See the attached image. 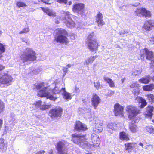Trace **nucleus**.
Wrapping results in <instances>:
<instances>
[{
    "label": "nucleus",
    "instance_id": "63",
    "mask_svg": "<svg viewBox=\"0 0 154 154\" xmlns=\"http://www.w3.org/2000/svg\"><path fill=\"white\" fill-rule=\"evenodd\" d=\"M125 78H122L121 79V81L122 82V83H123L124 82L125 80Z\"/></svg>",
    "mask_w": 154,
    "mask_h": 154
},
{
    "label": "nucleus",
    "instance_id": "24",
    "mask_svg": "<svg viewBox=\"0 0 154 154\" xmlns=\"http://www.w3.org/2000/svg\"><path fill=\"white\" fill-rule=\"evenodd\" d=\"M7 146L4 143V140L3 139H0V152H4L7 149Z\"/></svg>",
    "mask_w": 154,
    "mask_h": 154
},
{
    "label": "nucleus",
    "instance_id": "17",
    "mask_svg": "<svg viewBox=\"0 0 154 154\" xmlns=\"http://www.w3.org/2000/svg\"><path fill=\"white\" fill-rule=\"evenodd\" d=\"M96 18V22L99 27L105 24V22L103 19V15L101 13L99 12L97 14Z\"/></svg>",
    "mask_w": 154,
    "mask_h": 154
},
{
    "label": "nucleus",
    "instance_id": "48",
    "mask_svg": "<svg viewBox=\"0 0 154 154\" xmlns=\"http://www.w3.org/2000/svg\"><path fill=\"white\" fill-rule=\"evenodd\" d=\"M56 1L60 3H63L66 4L67 3L68 0H56Z\"/></svg>",
    "mask_w": 154,
    "mask_h": 154
},
{
    "label": "nucleus",
    "instance_id": "43",
    "mask_svg": "<svg viewBox=\"0 0 154 154\" xmlns=\"http://www.w3.org/2000/svg\"><path fill=\"white\" fill-rule=\"evenodd\" d=\"M58 154H67V151L66 149H64L57 151Z\"/></svg>",
    "mask_w": 154,
    "mask_h": 154
},
{
    "label": "nucleus",
    "instance_id": "54",
    "mask_svg": "<svg viewBox=\"0 0 154 154\" xmlns=\"http://www.w3.org/2000/svg\"><path fill=\"white\" fill-rule=\"evenodd\" d=\"M114 91H110L108 92V95L109 96H111L114 94Z\"/></svg>",
    "mask_w": 154,
    "mask_h": 154
},
{
    "label": "nucleus",
    "instance_id": "31",
    "mask_svg": "<svg viewBox=\"0 0 154 154\" xmlns=\"http://www.w3.org/2000/svg\"><path fill=\"white\" fill-rule=\"evenodd\" d=\"M120 138L121 140L126 141H127L129 139L127 135L124 132H121L120 133Z\"/></svg>",
    "mask_w": 154,
    "mask_h": 154
},
{
    "label": "nucleus",
    "instance_id": "55",
    "mask_svg": "<svg viewBox=\"0 0 154 154\" xmlns=\"http://www.w3.org/2000/svg\"><path fill=\"white\" fill-rule=\"evenodd\" d=\"M75 92L76 93H78L80 92V90L78 88L76 87H75Z\"/></svg>",
    "mask_w": 154,
    "mask_h": 154
},
{
    "label": "nucleus",
    "instance_id": "59",
    "mask_svg": "<svg viewBox=\"0 0 154 154\" xmlns=\"http://www.w3.org/2000/svg\"><path fill=\"white\" fill-rule=\"evenodd\" d=\"M4 69V67L2 65L0 64V71Z\"/></svg>",
    "mask_w": 154,
    "mask_h": 154
},
{
    "label": "nucleus",
    "instance_id": "56",
    "mask_svg": "<svg viewBox=\"0 0 154 154\" xmlns=\"http://www.w3.org/2000/svg\"><path fill=\"white\" fill-rule=\"evenodd\" d=\"M45 153V152L44 151H42L37 152L36 154H44Z\"/></svg>",
    "mask_w": 154,
    "mask_h": 154
},
{
    "label": "nucleus",
    "instance_id": "32",
    "mask_svg": "<svg viewBox=\"0 0 154 154\" xmlns=\"http://www.w3.org/2000/svg\"><path fill=\"white\" fill-rule=\"evenodd\" d=\"M154 109V107L152 106H149L147 108V115L149 117L151 118L152 116V112L153 111Z\"/></svg>",
    "mask_w": 154,
    "mask_h": 154
},
{
    "label": "nucleus",
    "instance_id": "50",
    "mask_svg": "<svg viewBox=\"0 0 154 154\" xmlns=\"http://www.w3.org/2000/svg\"><path fill=\"white\" fill-rule=\"evenodd\" d=\"M149 40L151 44H154V36L149 38Z\"/></svg>",
    "mask_w": 154,
    "mask_h": 154
},
{
    "label": "nucleus",
    "instance_id": "46",
    "mask_svg": "<svg viewBox=\"0 0 154 154\" xmlns=\"http://www.w3.org/2000/svg\"><path fill=\"white\" fill-rule=\"evenodd\" d=\"M29 27H27V28H24L21 31L19 32V33L20 34H21L24 33H26L29 32Z\"/></svg>",
    "mask_w": 154,
    "mask_h": 154
},
{
    "label": "nucleus",
    "instance_id": "5",
    "mask_svg": "<svg viewBox=\"0 0 154 154\" xmlns=\"http://www.w3.org/2000/svg\"><path fill=\"white\" fill-rule=\"evenodd\" d=\"M67 34V32L66 30L64 29L59 30L57 32V35L54 40V43L55 44L56 42L67 44L69 42L66 37Z\"/></svg>",
    "mask_w": 154,
    "mask_h": 154
},
{
    "label": "nucleus",
    "instance_id": "1",
    "mask_svg": "<svg viewBox=\"0 0 154 154\" xmlns=\"http://www.w3.org/2000/svg\"><path fill=\"white\" fill-rule=\"evenodd\" d=\"M59 89L57 86L52 90L49 87H45L39 91L38 93V96L41 97H45L47 99L55 100L57 98L54 95L61 93V89Z\"/></svg>",
    "mask_w": 154,
    "mask_h": 154
},
{
    "label": "nucleus",
    "instance_id": "2",
    "mask_svg": "<svg viewBox=\"0 0 154 154\" xmlns=\"http://www.w3.org/2000/svg\"><path fill=\"white\" fill-rule=\"evenodd\" d=\"M36 53L32 49L26 48L21 53L20 59L23 63L32 61L36 59Z\"/></svg>",
    "mask_w": 154,
    "mask_h": 154
},
{
    "label": "nucleus",
    "instance_id": "64",
    "mask_svg": "<svg viewBox=\"0 0 154 154\" xmlns=\"http://www.w3.org/2000/svg\"><path fill=\"white\" fill-rule=\"evenodd\" d=\"M72 4V2L71 1H69L68 2V4L69 5H70Z\"/></svg>",
    "mask_w": 154,
    "mask_h": 154
},
{
    "label": "nucleus",
    "instance_id": "11",
    "mask_svg": "<svg viewBox=\"0 0 154 154\" xmlns=\"http://www.w3.org/2000/svg\"><path fill=\"white\" fill-rule=\"evenodd\" d=\"M84 7V5L82 3L75 4L73 5L72 10L75 12L82 14L83 13Z\"/></svg>",
    "mask_w": 154,
    "mask_h": 154
},
{
    "label": "nucleus",
    "instance_id": "12",
    "mask_svg": "<svg viewBox=\"0 0 154 154\" xmlns=\"http://www.w3.org/2000/svg\"><path fill=\"white\" fill-rule=\"evenodd\" d=\"M62 112V109L60 107H58L51 110L49 114L50 116L52 118H54L60 117L61 115Z\"/></svg>",
    "mask_w": 154,
    "mask_h": 154
},
{
    "label": "nucleus",
    "instance_id": "37",
    "mask_svg": "<svg viewBox=\"0 0 154 154\" xmlns=\"http://www.w3.org/2000/svg\"><path fill=\"white\" fill-rule=\"evenodd\" d=\"M146 130L148 132L151 134H154V128L152 126H148L146 127Z\"/></svg>",
    "mask_w": 154,
    "mask_h": 154
},
{
    "label": "nucleus",
    "instance_id": "30",
    "mask_svg": "<svg viewBox=\"0 0 154 154\" xmlns=\"http://www.w3.org/2000/svg\"><path fill=\"white\" fill-rule=\"evenodd\" d=\"M136 146V144L135 143H127L125 144L126 149L128 150L135 147Z\"/></svg>",
    "mask_w": 154,
    "mask_h": 154
},
{
    "label": "nucleus",
    "instance_id": "40",
    "mask_svg": "<svg viewBox=\"0 0 154 154\" xmlns=\"http://www.w3.org/2000/svg\"><path fill=\"white\" fill-rule=\"evenodd\" d=\"M141 72V70H136L132 72V75H133L136 76L139 75Z\"/></svg>",
    "mask_w": 154,
    "mask_h": 154
},
{
    "label": "nucleus",
    "instance_id": "51",
    "mask_svg": "<svg viewBox=\"0 0 154 154\" xmlns=\"http://www.w3.org/2000/svg\"><path fill=\"white\" fill-rule=\"evenodd\" d=\"M133 91V93L135 95H138L139 93V90L137 89Z\"/></svg>",
    "mask_w": 154,
    "mask_h": 154
},
{
    "label": "nucleus",
    "instance_id": "44",
    "mask_svg": "<svg viewBox=\"0 0 154 154\" xmlns=\"http://www.w3.org/2000/svg\"><path fill=\"white\" fill-rule=\"evenodd\" d=\"M4 103L3 102L0 100V112H2L4 108Z\"/></svg>",
    "mask_w": 154,
    "mask_h": 154
},
{
    "label": "nucleus",
    "instance_id": "6",
    "mask_svg": "<svg viewBox=\"0 0 154 154\" xmlns=\"http://www.w3.org/2000/svg\"><path fill=\"white\" fill-rule=\"evenodd\" d=\"M60 13L65 16L64 19L63 20L64 22L66 24L67 27L71 28L74 27L75 26V23L71 18V14L68 11H65L64 10L61 11Z\"/></svg>",
    "mask_w": 154,
    "mask_h": 154
},
{
    "label": "nucleus",
    "instance_id": "26",
    "mask_svg": "<svg viewBox=\"0 0 154 154\" xmlns=\"http://www.w3.org/2000/svg\"><path fill=\"white\" fill-rule=\"evenodd\" d=\"M41 8L44 12L46 13L47 14L50 16H53L55 15V13L52 10L47 8H44L43 7H41Z\"/></svg>",
    "mask_w": 154,
    "mask_h": 154
},
{
    "label": "nucleus",
    "instance_id": "27",
    "mask_svg": "<svg viewBox=\"0 0 154 154\" xmlns=\"http://www.w3.org/2000/svg\"><path fill=\"white\" fill-rule=\"evenodd\" d=\"M103 79L105 82L109 84L110 87L114 88L115 87L114 83L112 79L106 76H104Z\"/></svg>",
    "mask_w": 154,
    "mask_h": 154
},
{
    "label": "nucleus",
    "instance_id": "39",
    "mask_svg": "<svg viewBox=\"0 0 154 154\" xmlns=\"http://www.w3.org/2000/svg\"><path fill=\"white\" fill-rule=\"evenodd\" d=\"M16 5L19 7H24L27 6L25 3L20 1L17 2Z\"/></svg>",
    "mask_w": 154,
    "mask_h": 154
},
{
    "label": "nucleus",
    "instance_id": "21",
    "mask_svg": "<svg viewBox=\"0 0 154 154\" xmlns=\"http://www.w3.org/2000/svg\"><path fill=\"white\" fill-rule=\"evenodd\" d=\"M61 93L63 95V98L66 100H70L71 97L70 94L66 91L65 88H62L61 89Z\"/></svg>",
    "mask_w": 154,
    "mask_h": 154
},
{
    "label": "nucleus",
    "instance_id": "45",
    "mask_svg": "<svg viewBox=\"0 0 154 154\" xmlns=\"http://www.w3.org/2000/svg\"><path fill=\"white\" fill-rule=\"evenodd\" d=\"M94 86L95 87V88L97 89H98L100 88V84L99 82H94Z\"/></svg>",
    "mask_w": 154,
    "mask_h": 154
},
{
    "label": "nucleus",
    "instance_id": "35",
    "mask_svg": "<svg viewBox=\"0 0 154 154\" xmlns=\"http://www.w3.org/2000/svg\"><path fill=\"white\" fill-rule=\"evenodd\" d=\"M97 56H91L89 58L87 59L85 62V63L88 65L89 63H93Z\"/></svg>",
    "mask_w": 154,
    "mask_h": 154
},
{
    "label": "nucleus",
    "instance_id": "22",
    "mask_svg": "<svg viewBox=\"0 0 154 154\" xmlns=\"http://www.w3.org/2000/svg\"><path fill=\"white\" fill-rule=\"evenodd\" d=\"M41 103L42 102L40 100L36 102L35 103L36 107L37 108H40L41 110H43L48 109L49 108V105L44 104L41 105Z\"/></svg>",
    "mask_w": 154,
    "mask_h": 154
},
{
    "label": "nucleus",
    "instance_id": "36",
    "mask_svg": "<svg viewBox=\"0 0 154 154\" xmlns=\"http://www.w3.org/2000/svg\"><path fill=\"white\" fill-rule=\"evenodd\" d=\"M5 51V46L0 43V58L2 57V53L4 52Z\"/></svg>",
    "mask_w": 154,
    "mask_h": 154
},
{
    "label": "nucleus",
    "instance_id": "9",
    "mask_svg": "<svg viewBox=\"0 0 154 154\" xmlns=\"http://www.w3.org/2000/svg\"><path fill=\"white\" fill-rule=\"evenodd\" d=\"M126 111L128 112V117L130 119L133 118L138 113L139 111L134 106L129 105L127 106Z\"/></svg>",
    "mask_w": 154,
    "mask_h": 154
},
{
    "label": "nucleus",
    "instance_id": "53",
    "mask_svg": "<svg viewBox=\"0 0 154 154\" xmlns=\"http://www.w3.org/2000/svg\"><path fill=\"white\" fill-rule=\"evenodd\" d=\"M39 2L40 1L44 3L48 4V2H49L50 0H38Z\"/></svg>",
    "mask_w": 154,
    "mask_h": 154
},
{
    "label": "nucleus",
    "instance_id": "10",
    "mask_svg": "<svg viewBox=\"0 0 154 154\" xmlns=\"http://www.w3.org/2000/svg\"><path fill=\"white\" fill-rule=\"evenodd\" d=\"M140 59H143L144 57L146 56L147 59L151 60L153 57V53L151 51H150L146 48H145L143 50L140 52Z\"/></svg>",
    "mask_w": 154,
    "mask_h": 154
},
{
    "label": "nucleus",
    "instance_id": "57",
    "mask_svg": "<svg viewBox=\"0 0 154 154\" xmlns=\"http://www.w3.org/2000/svg\"><path fill=\"white\" fill-rule=\"evenodd\" d=\"M139 4H140V3H139L137 2V3H134V4L133 5H133V6H134L137 7Z\"/></svg>",
    "mask_w": 154,
    "mask_h": 154
},
{
    "label": "nucleus",
    "instance_id": "52",
    "mask_svg": "<svg viewBox=\"0 0 154 154\" xmlns=\"http://www.w3.org/2000/svg\"><path fill=\"white\" fill-rule=\"evenodd\" d=\"M145 142L146 143V141H143L142 142H139L138 143V145L139 146H141L142 147V149H143V146H144L143 144H144Z\"/></svg>",
    "mask_w": 154,
    "mask_h": 154
},
{
    "label": "nucleus",
    "instance_id": "38",
    "mask_svg": "<svg viewBox=\"0 0 154 154\" xmlns=\"http://www.w3.org/2000/svg\"><path fill=\"white\" fill-rule=\"evenodd\" d=\"M147 97L149 102L151 103H154V95L152 94H150L148 95Z\"/></svg>",
    "mask_w": 154,
    "mask_h": 154
},
{
    "label": "nucleus",
    "instance_id": "8",
    "mask_svg": "<svg viewBox=\"0 0 154 154\" xmlns=\"http://www.w3.org/2000/svg\"><path fill=\"white\" fill-rule=\"evenodd\" d=\"M135 13L138 16L140 17H144L147 18H149L151 16L150 12L143 8L137 9L135 11Z\"/></svg>",
    "mask_w": 154,
    "mask_h": 154
},
{
    "label": "nucleus",
    "instance_id": "3",
    "mask_svg": "<svg viewBox=\"0 0 154 154\" xmlns=\"http://www.w3.org/2000/svg\"><path fill=\"white\" fill-rule=\"evenodd\" d=\"M72 140L83 149H88L91 147V144L88 143L85 138V135H80L78 134H72Z\"/></svg>",
    "mask_w": 154,
    "mask_h": 154
},
{
    "label": "nucleus",
    "instance_id": "41",
    "mask_svg": "<svg viewBox=\"0 0 154 154\" xmlns=\"http://www.w3.org/2000/svg\"><path fill=\"white\" fill-rule=\"evenodd\" d=\"M139 86V84H137V83H132L130 86V88H134L136 89L138 88Z\"/></svg>",
    "mask_w": 154,
    "mask_h": 154
},
{
    "label": "nucleus",
    "instance_id": "7",
    "mask_svg": "<svg viewBox=\"0 0 154 154\" xmlns=\"http://www.w3.org/2000/svg\"><path fill=\"white\" fill-rule=\"evenodd\" d=\"M12 79L10 75L4 73H1L0 74V86L2 87L5 85L7 86L10 85Z\"/></svg>",
    "mask_w": 154,
    "mask_h": 154
},
{
    "label": "nucleus",
    "instance_id": "20",
    "mask_svg": "<svg viewBox=\"0 0 154 154\" xmlns=\"http://www.w3.org/2000/svg\"><path fill=\"white\" fill-rule=\"evenodd\" d=\"M136 100L139 103V106L141 108L144 107L147 104L146 101L141 97H137L136 98Z\"/></svg>",
    "mask_w": 154,
    "mask_h": 154
},
{
    "label": "nucleus",
    "instance_id": "58",
    "mask_svg": "<svg viewBox=\"0 0 154 154\" xmlns=\"http://www.w3.org/2000/svg\"><path fill=\"white\" fill-rule=\"evenodd\" d=\"M71 39L72 40H74L75 39V35L74 34H71Z\"/></svg>",
    "mask_w": 154,
    "mask_h": 154
},
{
    "label": "nucleus",
    "instance_id": "47",
    "mask_svg": "<svg viewBox=\"0 0 154 154\" xmlns=\"http://www.w3.org/2000/svg\"><path fill=\"white\" fill-rule=\"evenodd\" d=\"M145 149L148 151H151L153 148V146L152 145L149 144L146 145L145 146Z\"/></svg>",
    "mask_w": 154,
    "mask_h": 154
},
{
    "label": "nucleus",
    "instance_id": "23",
    "mask_svg": "<svg viewBox=\"0 0 154 154\" xmlns=\"http://www.w3.org/2000/svg\"><path fill=\"white\" fill-rule=\"evenodd\" d=\"M10 116L9 120V123L10 124L14 126L18 122V121L16 119L15 115L14 113H11Z\"/></svg>",
    "mask_w": 154,
    "mask_h": 154
},
{
    "label": "nucleus",
    "instance_id": "16",
    "mask_svg": "<svg viewBox=\"0 0 154 154\" xmlns=\"http://www.w3.org/2000/svg\"><path fill=\"white\" fill-rule=\"evenodd\" d=\"M75 128V130L78 131H83L87 129V126L79 121L76 122Z\"/></svg>",
    "mask_w": 154,
    "mask_h": 154
},
{
    "label": "nucleus",
    "instance_id": "4",
    "mask_svg": "<svg viewBox=\"0 0 154 154\" xmlns=\"http://www.w3.org/2000/svg\"><path fill=\"white\" fill-rule=\"evenodd\" d=\"M86 44L88 48L91 52H95L97 50L99 46L98 42L93 33L89 34L88 36Z\"/></svg>",
    "mask_w": 154,
    "mask_h": 154
},
{
    "label": "nucleus",
    "instance_id": "18",
    "mask_svg": "<svg viewBox=\"0 0 154 154\" xmlns=\"http://www.w3.org/2000/svg\"><path fill=\"white\" fill-rule=\"evenodd\" d=\"M153 27H154V21L152 20L146 21L143 26V28L147 31L151 30L152 28Z\"/></svg>",
    "mask_w": 154,
    "mask_h": 154
},
{
    "label": "nucleus",
    "instance_id": "49",
    "mask_svg": "<svg viewBox=\"0 0 154 154\" xmlns=\"http://www.w3.org/2000/svg\"><path fill=\"white\" fill-rule=\"evenodd\" d=\"M67 69H68V68L66 67L65 66V67H63L62 70H63V71L64 73V74H63L64 76L66 74V73H67V71H68Z\"/></svg>",
    "mask_w": 154,
    "mask_h": 154
},
{
    "label": "nucleus",
    "instance_id": "29",
    "mask_svg": "<svg viewBox=\"0 0 154 154\" xmlns=\"http://www.w3.org/2000/svg\"><path fill=\"white\" fill-rule=\"evenodd\" d=\"M129 128L131 131L133 133L136 132L138 130V128L136 125L132 122L130 124Z\"/></svg>",
    "mask_w": 154,
    "mask_h": 154
},
{
    "label": "nucleus",
    "instance_id": "60",
    "mask_svg": "<svg viewBox=\"0 0 154 154\" xmlns=\"http://www.w3.org/2000/svg\"><path fill=\"white\" fill-rule=\"evenodd\" d=\"M72 66V65L70 64H68L66 66H65L66 67L68 68H68H70Z\"/></svg>",
    "mask_w": 154,
    "mask_h": 154
},
{
    "label": "nucleus",
    "instance_id": "13",
    "mask_svg": "<svg viewBox=\"0 0 154 154\" xmlns=\"http://www.w3.org/2000/svg\"><path fill=\"white\" fill-rule=\"evenodd\" d=\"M124 108L123 106L118 103L115 104L114 105V112L115 116H119L122 117L123 116Z\"/></svg>",
    "mask_w": 154,
    "mask_h": 154
},
{
    "label": "nucleus",
    "instance_id": "42",
    "mask_svg": "<svg viewBox=\"0 0 154 154\" xmlns=\"http://www.w3.org/2000/svg\"><path fill=\"white\" fill-rule=\"evenodd\" d=\"M129 32V30H125L124 29H121L119 31V33L120 35H123L126 33H128Z\"/></svg>",
    "mask_w": 154,
    "mask_h": 154
},
{
    "label": "nucleus",
    "instance_id": "34",
    "mask_svg": "<svg viewBox=\"0 0 154 154\" xmlns=\"http://www.w3.org/2000/svg\"><path fill=\"white\" fill-rule=\"evenodd\" d=\"M91 111V109L90 108H88V109L85 108H80L79 109L78 112L79 114L81 113L85 114L87 112L88 113V112H90Z\"/></svg>",
    "mask_w": 154,
    "mask_h": 154
},
{
    "label": "nucleus",
    "instance_id": "62",
    "mask_svg": "<svg viewBox=\"0 0 154 154\" xmlns=\"http://www.w3.org/2000/svg\"><path fill=\"white\" fill-rule=\"evenodd\" d=\"M2 124V120L1 119H0V128L1 127Z\"/></svg>",
    "mask_w": 154,
    "mask_h": 154
},
{
    "label": "nucleus",
    "instance_id": "33",
    "mask_svg": "<svg viewBox=\"0 0 154 154\" xmlns=\"http://www.w3.org/2000/svg\"><path fill=\"white\" fill-rule=\"evenodd\" d=\"M154 87V85L152 84H151L149 85L143 86V88L144 91H152Z\"/></svg>",
    "mask_w": 154,
    "mask_h": 154
},
{
    "label": "nucleus",
    "instance_id": "61",
    "mask_svg": "<svg viewBox=\"0 0 154 154\" xmlns=\"http://www.w3.org/2000/svg\"><path fill=\"white\" fill-rule=\"evenodd\" d=\"M41 87H42V86L40 85H37L36 86V88L38 89H40V88H41Z\"/></svg>",
    "mask_w": 154,
    "mask_h": 154
},
{
    "label": "nucleus",
    "instance_id": "28",
    "mask_svg": "<svg viewBox=\"0 0 154 154\" xmlns=\"http://www.w3.org/2000/svg\"><path fill=\"white\" fill-rule=\"evenodd\" d=\"M116 125L112 123H109L107 126V131L110 134L112 132V130L116 129Z\"/></svg>",
    "mask_w": 154,
    "mask_h": 154
},
{
    "label": "nucleus",
    "instance_id": "15",
    "mask_svg": "<svg viewBox=\"0 0 154 154\" xmlns=\"http://www.w3.org/2000/svg\"><path fill=\"white\" fill-rule=\"evenodd\" d=\"M69 145V143L64 140H62L58 142L56 146L57 151L66 149V147Z\"/></svg>",
    "mask_w": 154,
    "mask_h": 154
},
{
    "label": "nucleus",
    "instance_id": "19",
    "mask_svg": "<svg viewBox=\"0 0 154 154\" xmlns=\"http://www.w3.org/2000/svg\"><path fill=\"white\" fill-rule=\"evenodd\" d=\"M91 137L92 144L94 146H98L100 143V140L99 137H97L95 134L92 135Z\"/></svg>",
    "mask_w": 154,
    "mask_h": 154
},
{
    "label": "nucleus",
    "instance_id": "25",
    "mask_svg": "<svg viewBox=\"0 0 154 154\" xmlns=\"http://www.w3.org/2000/svg\"><path fill=\"white\" fill-rule=\"evenodd\" d=\"M151 79L150 76L148 75L141 78L139 80V81L141 83L147 84L150 82Z\"/></svg>",
    "mask_w": 154,
    "mask_h": 154
},
{
    "label": "nucleus",
    "instance_id": "14",
    "mask_svg": "<svg viewBox=\"0 0 154 154\" xmlns=\"http://www.w3.org/2000/svg\"><path fill=\"white\" fill-rule=\"evenodd\" d=\"M101 99L96 94H93L91 98V105L96 109L100 102Z\"/></svg>",
    "mask_w": 154,
    "mask_h": 154
}]
</instances>
